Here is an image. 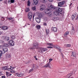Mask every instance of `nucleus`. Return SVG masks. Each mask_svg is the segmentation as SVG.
Here are the masks:
<instances>
[{
    "mask_svg": "<svg viewBox=\"0 0 78 78\" xmlns=\"http://www.w3.org/2000/svg\"><path fill=\"white\" fill-rule=\"evenodd\" d=\"M33 48H31L30 49H33L38 48L39 46V43H35L33 44Z\"/></svg>",
    "mask_w": 78,
    "mask_h": 78,
    "instance_id": "obj_1",
    "label": "nucleus"
},
{
    "mask_svg": "<svg viewBox=\"0 0 78 78\" xmlns=\"http://www.w3.org/2000/svg\"><path fill=\"white\" fill-rule=\"evenodd\" d=\"M40 10L41 11H42L44 10L46 7H45V5H44V4H41L40 5Z\"/></svg>",
    "mask_w": 78,
    "mask_h": 78,
    "instance_id": "obj_2",
    "label": "nucleus"
},
{
    "mask_svg": "<svg viewBox=\"0 0 78 78\" xmlns=\"http://www.w3.org/2000/svg\"><path fill=\"white\" fill-rule=\"evenodd\" d=\"M33 16V14L31 12H29L28 14V19H31L32 18V16Z\"/></svg>",
    "mask_w": 78,
    "mask_h": 78,
    "instance_id": "obj_3",
    "label": "nucleus"
},
{
    "mask_svg": "<svg viewBox=\"0 0 78 78\" xmlns=\"http://www.w3.org/2000/svg\"><path fill=\"white\" fill-rule=\"evenodd\" d=\"M51 64V63H50V62H48L44 66V67H49V68H51V66H50Z\"/></svg>",
    "mask_w": 78,
    "mask_h": 78,
    "instance_id": "obj_4",
    "label": "nucleus"
},
{
    "mask_svg": "<svg viewBox=\"0 0 78 78\" xmlns=\"http://www.w3.org/2000/svg\"><path fill=\"white\" fill-rule=\"evenodd\" d=\"M53 14L56 16H59L60 15L59 13V12L57 10H56V11H54L53 12Z\"/></svg>",
    "mask_w": 78,
    "mask_h": 78,
    "instance_id": "obj_5",
    "label": "nucleus"
},
{
    "mask_svg": "<svg viewBox=\"0 0 78 78\" xmlns=\"http://www.w3.org/2000/svg\"><path fill=\"white\" fill-rule=\"evenodd\" d=\"M9 42L10 46H13L14 45V42L13 41L11 40Z\"/></svg>",
    "mask_w": 78,
    "mask_h": 78,
    "instance_id": "obj_6",
    "label": "nucleus"
},
{
    "mask_svg": "<svg viewBox=\"0 0 78 78\" xmlns=\"http://www.w3.org/2000/svg\"><path fill=\"white\" fill-rule=\"evenodd\" d=\"M64 3H65V2L64 1H62L61 2H59L58 3V6L61 7L62 6H61L63 5L64 4Z\"/></svg>",
    "mask_w": 78,
    "mask_h": 78,
    "instance_id": "obj_7",
    "label": "nucleus"
},
{
    "mask_svg": "<svg viewBox=\"0 0 78 78\" xmlns=\"http://www.w3.org/2000/svg\"><path fill=\"white\" fill-rule=\"evenodd\" d=\"M56 11H59V12H62V9L61 8H59L57 7L55 9Z\"/></svg>",
    "mask_w": 78,
    "mask_h": 78,
    "instance_id": "obj_8",
    "label": "nucleus"
},
{
    "mask_svg": "<svg viewBox=\"0 0 78 78\" xmlns=\"http://www.w3.org/2000/svg\"><path fill=\"white\" fill-rule=\"evenodd\" d=\"M36 20L37 23H40L41 22V18L37 17L36 18Z\"/></svg>",
    "mask_w": 78,
    "mask_h": 78,
    "instance_id": "obj_9",
    "label": "nucleus"
},
{
    "mask_svg": "<svg viewBox=\"0 0 78 78\" xmlns=\"http://www.w3.org/2000/svg\"><path fill=\"white\" fill-rule=\"evenodd\" d=\"M50 9H46L44 10V12L45 14H48L49 12H50Z\"/></svg>",
    "mask_w": 78,
    "mask_h": 78,
    "instance_id": "obj_10",
    "label": "nucleus"
},
{
    "mask_svg": "<svg viewBox=\"0 0 78 78\" xmlns=\"http://www.w3.org/2000/svg\"><path fill=\"white\" fill-rule=\"evenodd\" d=\"M38 0H34L33 3H34L35 5H37L38 4Z\"/></svg>",
    "mask_w": 78,
    "mask_h": 78,
    "instance_id": "obj_11",
    "label": "nucleus"
},
{
    "mask_svg": "<svg viewBox=\"0 0 78 78\" xmlns=\"http://www.w3.org/2000/svg\"><path fill=\"white\" fill-rule=\"evenodd\" d=\"M38 18H40V19H41L42 17V15L41 14V13H38Z\"/></svg>",
    "mask_w": 78,
    "mask_h": 78,
    "instance_id": "obj_12",
    "label": "nucleus"
},
{
    "mask_svg": "<svg viewBox=\"0 0 78 78\" xmlns=\"http://www.w3.org/2000/svg\"><path fill=\"white\" fill-rule=\"evenodd\" d=\"M51 30H53V31H55V32H56V31H57V28L56 27H52L51 28Z\"/></svg>",
    "mask_w": 78,
    "mask_h": 78,
    "instance_id": "obj_13",
    "label": "nucleus"
},
{
    "mask_svg": "<svg viewBox=\"0 0 78 78\" xmlns=\"http://www.w3.org/2000/svg\"><path fill=\"white\" fill-rule=\"evenodd\" d=\"M2 68V69L3 70H7V69L8 68V66H5L3 67Z\"/></svg>",
    "mask_w": 78,
    "mask_h": 78,
    "instance_id": "obj_14",
    "label": "nucleus"
},
{
    "mask_svg": "<svg viewBox=\"0 0 78 78\" xmlns=\"http://www.w3.org/2000/svg\"><path fill=\"white\" fill-rule=\"evenodd\" d=\"M8 28V27L6 26H3L2 27V30H7Z\"/></svg>",
    "mask_w": 78,
    "mask_h": 78,
    "instance_id": "obj_15",
    "label": "nucleus"
},
{
    "mask_svg": "<svg viewBox=\"0 0 78 78\" xmlns=\"http://www.w3.org/2000/svg\"><path fill=\"white\" fill-rule=\"evenodd\" d=\"M69 34V31H67L64 34V36L65 37H66Z\"/></svg>",
    "mask_w": 78,
    "mask_h": 78,
    "instance_id": "obj_16",
    "label": "nucleus"
},
{
    "mask_svg": "<svg viewBox=\"0 0 78 78\" xmlns=\"http://www.w3.org/2000/svg\"><path fill=\"white\" fill-rule=\"evenodd\" d=\"M50 9H55L56 10V8H55V7L52 5L50 6Z\"/></svg>",
    "mask_w": 78,
    "mask_h": 78,
    "instance_id": "obj_17",
    "label": "nucleus"
},
{
    "mask_svg": "<svg viewBox=\"0 0 78 78\" xmlns=\"http://www.w3.org/2000/svg\"><path fill=\"white\" fill-rule=\"evenodd\" d=\"M71 56H73V57H75L76 56V53L74 52H73L72 53V55H71Z\"/></svg>",
    "mask_w": 78,
    "mask_h": 78,
    "instance_id": "obj_18",
    "label": "nucleus"
},
{
    "mask_svg": "<svg viewBox=\"0 0 78 78\" xmlns=\"http://www.w3.org/2000/svg\"><path fill=\"white\" fill-rule=\"evenodd\" d=\"M36 27L37 28V30H39V29H41V26L38 25H37L36 26Z\"/></svg>",
    "mask_w": 78,
    "mask_h": 78,
    "instance_id": "obj_19",
    "label": "nucleus"
},
{
    "mask_svg": "<svg viewBox=\"0 0 78 78\" xmlns=\"http://www.w3.org/2000/svg\"><path fill=\"white\" fill-rule=\"evenodd\" d=\"M3 50L4 51L6 52V51H8V48H3Z\"/></svg>",
    "mask_w": 78,
    "mask_h": 78,
    "instance_id": "obj_20",
    "label": "nucleus"
},
{
    "mask_svg": "<svg viewBox=\"0 0 78 78\" xmlns=\"http://www.w3.org/2000/svg\"><path fill=\"white\" fill-rule=\"evenodd\" d=\"M23 74H20L18 75H17L16 76H17L19 77H21L22 76H23Z\"/></svg>",
    "mask_w": 78,
    "mask_h": 78,
    "instance_id": "obj_21",
    "label": "nucleus"
},
{
    "mask_svg": "<svg viewBox=\"0 0 78 78\" xmlns=\"http://www.w3.org/2000/svg\"><path fill=\"white\" fill-rule=\"evenodd\" d=\"M72 73L68 74L67 76V78H70V77L71 76H72Z\"/></svg>",
    "mask_w": 78,
    "mask_h": 78,
    "instance_id": "obj_22",
    "label": "nucleus"
},
{
    "mask_svg": "<svg viewBox=\"0 0 78 78\" xmlns=\"http://www.w3.org/2000/svg\"><path fill=\"white\" fill-rule=\"evenodd\" d=\"M10 37L11 38L12 40H14V39L16 38L15 36L14 35L11 36Z\"/></svg>",
    "mask_w": 78,
    "mask_h": 78,
    "instance_id": "obj_23",
    "label": "nucleus"
},
{
    "mask_svg": "<svg viewBox=\"0 0 78 78\" xmlns=\"http://www.w3.org/2000/svg\"><path fill=\"white\" fill-rule=\"evenodd\" d=\"M47 45H48L49 46L53 47V44H51L50 43H48L47 44Z\"/></svg>",
    "mask_w": 78,
    "mask_h": 78,
    "instance_id": "obj_24",
    "label": "nucleus"
},
{
    "mask_svg": "<svg viewBox=\"0 0 78 78\" xmlns=\"http://www.w3.org/2000/svg\"><path fill=\"white\" fill-rule=\"evenodd\" d=\"M3 46L6 47H9V45L7 43H5L4 44Z\"/></svg>",
    "mask_w": 78,
    "mask_h": 78,
    "instance_id": "obj_25",
    "label": "nucleus"
},
{
    "mask_svg": "<svg viewBox=\"0 0 78 78\" xmlns=\"http://www.w3.org/2000/svg\"><path fill=\"white\" fill-rule=\"evenodd\" d=\"M5 39H6V40L9 41V37L8 36H6L5 37Z\"/></svg>",
    "mask_w": 78,
    "mask_h": 78,
    "instance_id": "obj_26",
    "label": "nucleus"
},
{
    "mask_svg": "<svg viewBox=\"0 0 78 78\" xmlns=\"http://www.w3.org/2000/svg\"><path fill=\"white\" fill-rule=\"evenodd\" d=\"M30 11V8H27L25 9V12H28V11Z\"/></svg>",
    "mask_w": 78,
    "mask_h": 78,
    "instance_id": "obj_27",
    "label": "nucleus"
},
{
    "mask_svg": "<svg viewBox=\"0 0 78 78\" xmlns=\"http://www.w3.org/2000/svg\"><path fill=\"white\" fill-rule=\"evenodd\" d=\"M65 45L66 46V47H71V45L69 44H65Z\"/></svg>",
    "mask_w": 78,
    "mask_h": 78,
    "instance_id": "obj_28",
    "label": "nucleus"
},
{
    "mask_svg": "<svg viewBox=\"0 0 78 78\" xmlns=\"http://www.w3.org/2000/svg\"><path fill=\"white\" fill-rule=\"evenodd\" d=\"M60 48H61V47L60 46H57V49H58L59 51H60V52H61V49H60Z\"/></svg>",
    "mask_w": 78,
    "mask_h": 78,
    "instance_id": "obj_29",
    "label": "nucleus"
},
{
    "mask_svg": "<svg viewBox=\"0 0 78 78\" xmlns=\"http://www.w3.org/2000/svg\"><path fill=\"white\" fill-rule=\"evenodd\" d=\"M7 58H11V55L9 54H8L7 55Z\"/></svg>",
    "mask_w": 78,
    "mask_h": 78,
    "instance_id": "obj_30",
    "label": "nucleus"
},
{
    "mask_svg": "<svg viewBox=\"0 0 78 78\" xmlns=\"http://www.w3.org/2000/svg\"><path fill=\"white\" fill-rule=\"evenodd\" d=\"M7 19H9V20H12L14 19V18L10 17H7Z\"/></svg>",
    "mask_w": 78,
    "mask_h": 78,
    "instance_id": "obj_31",
    "label": "nucleus"
},
{
    "mask_svg": "<svg viewBox=\"0 0 78 78\" xmlns=\"http://www.w3.org/2000/svg\"><path fill=\"white\" fill-rule=\"evenodd\" d=\"M27 6H30V2L29 0H28L27 2Z\"/></svg>",
    "mask_w": 78,
    "mask_h": 78,
    "instance_id": "obj_32",
    "label": "nucleus"
},
{
    "mask_svg": "<svg viewBox=\"0 0 78 78\" xmlns=\"http://www.w3.org/2000/svg\"><path fill=\"white\" fill-rule=\"evenodd\" d=\"M1 20L2 21H4L5 20V18L4 17H2L1 19Z\"/></svg>",
    "mask_w": 78,
    "mask_h": 78,
    "instance_id": "obj_33",
    "label": "nucleus"
},
{
    "mask_svg": "<svg viewBox=\"0 0 78 78\" xmlns=\"http://www.w3.org/2000/svg\"><path fill=\"white\" fill-rule=\"evenodd\" d=\"M46 32L47 34H48L49 33V29L46 30Z\"/></svg>",
    "mask_w": 78,
    "mask_h": 78,
    "instance_id": "obj_34",
    "label": "nucleus"
},
{
    "mask_svg": "<svg viewBox=\"0 0 78 78\" xmlns=\"http://www.w3.org/2000/svg\"><path fill=\"white\" fill-rule=\"evenodd\" d=\"M42 50H43L44 51H47V49L46 48H43V49H42Z\"/></svg>",
    "mask_w": 78,
    "mask_h": 78,
    "instance_id": "obj_35",
    "label": "nucleus"
},
{
    "mask_svg": "<svg viewBox=\"0 0 78 78\" xmlns=\"http://www.w3.org/2000/svg\"><path fill=\"white\" fill-rule=\"evenodd\" d=\"M1 52L2 53V55H3V54H5V51L3 50H2V51H1Z\"/></svg>",
    "mask_w": 78,
    "mask_h": 78,
    "instance_id": "obj_36",
    "label": "nucleus"
},
{
    "mask_svg": "<svg viewBox=\"0 0 78 78\" xmlns=\"http://www.w3.org/2000/svg\"><path fill=\"white\" fill-rule=\"evenodd\" d=\"M48 15L49 16H50V17L51 16V12H50L48 13Z\"/></svg>",
    "mask_w": 78,
    "mask_h": 78,
    "instance_id": "obj_37",
    "label": "nucleus"
},
{
    "mask_svg": "<svg viewBox=\"0 0 78 78\" xmlns=\"http://www.w3.org/2000/svg\"><path fill=\"white\" fill-rule=\"evenodd\" d=\"M52 20H54V21H56V19L55 17H53L52 19Z\"/></svg>",
    "mask_w": 78,
    "mask_h": 78,
    "instance_id": "obj_38",
    "label": "nucleus"
},
{
    "mask_svg": "<svg viewBox=\"0 0 78 78\" xmlns=\"http://www.w3.org/2000/svg\"><path fill=\"white\" fill-rule=\"evenodd\" d=\"M44 49V48H40L41 51V53H42L43 52H44V49Z\"/></svg>",
    "mask_w": 78,
    "mask_h": 78,
    "instance_id": "obj_39",
    "label": "nucleus"
},
{
    "mask_svg": "<svg viewBox=\"0 0 78 78\" xmlns=\"http://www.w3.org/2000/svg\"><path fill=\"white\" fill-rule=\"evenodd\" d=\"M72 19L73 20H74L75 19V16H74V15H73L72 16Z\"/></svg>",
    "mask_w": 78,
    "mask_h": 78,
    "instance_id": "obj_40",
    "label": "nucleus"
},
{
    "mask_svg": "<svg viewBox=\"0 0 78 78\" xmlns=\"http://www.w3.org/2000/svg\"><path fill=\"white\" fill-rule=\"evenodd\" d=\"M6 76H8L9 75V73L8 72H6Z\"/></svg>",
    "mask_w": 78,
    "mask_h": 78,
    "instance_id": "obj_41",
    "label": "nucleus"
},
{
    "mask_svg": "<svg viewBox=\"0 0 78 78\" xmlns=\"http://www.w3.org/2000/svg\"><path fill=\"white\" fill-rule=\"evenodd\" d=\"M47 1L46 0H43L42 1V3H46Z\"/></svg>",
    "mask_w": 78,
    "mask_h": 78,
    "instance_id": "obj_42",
    "label": "nucleus"
},
{
    "mask_svg": "<svg viewBox=\"0 0 78 78\" xmlns=\"http://www.w3.org/2000/svg\"><path fill=\"white\" fill-rule=\"evenodd\" d=\"M32 9L33 10H36V7H33L32 8Z\"/></svg>",
    "mask_w": 78,
    "mask_h": 78,
    "instance_id": "obj_43",
    "label": "nucleus"
},
{
    "mask_svg": "<svg viewBox=\"0 0 78 78\" xmlns=\"http://www.w3.org/2000/svg\"><path fill=\"white\" fill-rule=\"evenodd\" d=\"M52 60H53V59H52V58H50L49 59V62L50 63V62H51V61H52Z\"/></svg>",
    "mask_w": 78,
    "mask_h": 78,
    "instance_id": "obj_44",
    "label": "nucleus"
},
{
    "mask_svg": "<svg viewBox=\"0 0 78 78\" xmlns=\"http://www.w3.org/2000/svg\"><path fill=\"white\" fill-rule=\"evenodd\" d=\"M7 70H9H9H11V68H8L7 69Z\"/></svg>",
    "mask_w": 78,
    "mask_h": 78,
    "instance_id": "obj_45",
    "label": "nucleus"
},
{
    "mask_svg": "<svg viewBox=\"0 0 78 78\" xmlns=\"http://www.w3.org/2000/svg\"><path fill=\"white\" fill-rule=\"evenodd\" d=\"M11 3H13L14 2V0H11L10 1Z\"/></svg>",
    "mask_w": 78,
    "mask_h": 78,
    "instance_id": "obj_46",
    "label": "nucleus"
},
{
    "mask_svg": "<svg viewBox=\"0 0 78 78\" xmlns=\"http://www.w3.org/2000/svg\"><path fill=\"white\" fill-rule=\"evenodd\" d=\"M43 25H44V26H47V23H43Z\"/></svg>",
    "mask_w": 78,
    "mask_h": 78,
    "instance_id": "obj_47",
    "label": "nucleus"
},
{
    "mask_svg": "<svg viewBox=\"0 0 78 78\" xmlns=\"http://www.w3.org/2000/svg\"><path fill=\"white\" fill-rule=\"evenodd\" d=\"M57 20H59V17H55V21Z\"/></svg>",
    "mask_w": 78,
    "mask_h": 78,
    "instance_id": "obj_48",
    "label": "nucleus"
},
{
    "mask_svg": "<svg viewBox=\"0 0 78 78\" xmlns=\"http://www.w3.org/2000/svg\"><path fill=\"white\" fill-rule=\"evenodd\" d=\"M33 69H31L30 70H29L30 73V72H32V71H33Z\"/></svg>",
    "mask_w": 78,
    "mask_h": 78,
    "instance_id": "obj_49",
    "label": "nucleus"
},
{
    "mask_svg": "<svg viewBox=\"0 0 78 78\" xmlns=\"http://www.w3.org/2000/svg\"><path fill=\"white\" fill-rule=\"evenodd\" d=\"M47 48H49V49L50 48H53V47H47Z\"/></svg>",
    "mask_w": 78,
    "mask_h": 78,
    "instance_id": "obj_50",
    "label": "nucleus"
},
{
    "mask_svg": "<svg viewBox=\"0 0 78 78\" xmlns=\"http://www.w3.org/2000/svg\"><path fill=\"white\" fill-rule=\"evenodd\" d=\"M2 55V51H0V56H1Z\"/></svg>",
    "mask_w": 78,
    "mask_h": 78,
    "instance_id": "obj_51",
    "label": "nucleus"
},
{
    "mask_svg": "<svg viewBox=\"0 0 78 78\" xmlns=\"http://www.w3.org/2000/svg\"><path fill=\"white\" fill-rule=\"evenodd\" d=\"M14 21V20H12V21H10V22H11V23H12V22H13Z\"/></svg>",
    "mask_w": 78,
    "mask_h": 78,
    "instance_id": "obj_52",
    "label": "nucleus"
},
{
    "mask_svg": "<svg viewBox=\"0 0 78 78\" xmlns=\"http://www.w3.org/2000/svg\"><path fill=\"white\" fill-rule=\"evenodd\" d=\"M1 78H5V76H2Z\"/></svg>",
    "mask_w": 78,
    "mask_h": 78,
    "instance_id": "obj_53",
    "label": "nucleus"
},
{
    "mask_svg": "<svg viewBox=\"0 0 78 78\" xmlns=\"http://www.w3.org/2000/svg\"><path fill=\"white\" fill-rule=\"evenodd\" d=\"M50 2H53V0H48Z\"/></svg>",
    "mask_w": 78,
    "mask_h": 78,
    "instance_id": "obj_54",
    "label": "nucleus"
},
{
    "mask_svg": "<svg viewBox=\"0 0 78 78\" xmlns=\"http://www.w3.org/2000/svg\"><path fill=\"white\" fill-rule=\"evenodd\" d=\"M10 72H11V73H14V70H12L10 71Z\"/></svg>",
    "mask_w": 78,
    "mask_h": 78,
    "instance_id": "obj_55",
    "label": "nucleus"
},
{
    "mask_svg": "<svg viewBox=\"0 0 78 78\" xmlns=\"http://www.w3.org/2000/svg\"><path fill=\"white\" fill-rule=\"evenodd\" d=\"M0 48H3L2 45H0Z\"/></svg>",
    "mask_w": 78,
    "mask_h": 78,
    "instance_id": "obj_56",
    "label": "nucleus"
},
{
    "mask_svg": "<svg viewBox=\"0 0 78 78\" xmlns=\"http://www.w3.org/2000/svg\"><path fill=\"white\" fill-rule=\"evenodd\" d=\"M11 75H12V74L9 73L8 76H11Z\"/></svg>",
    "mask_w": 78,
    "mask_h": 78,
    "instance_id": "obj_57",
    "label": "nucleus"
},
{
    "mask_svg": "<svg viewBox=\"0 0 78 78\" xmlns=\"http://www.w3.org/2000/svg\"><path fill=\"white\" fill-rule=\"evenodd\" d=\"M8 3H9V4H11V1H10L9 0V1Z\"/></svg>",
    "mask_w": 78,
    "mask_h": 78,
    "instance_id": "obj_58",
    "label": "nucleus"
},
{
    "mask_svg": "<svg viewBox=\"0 0 78 78\" xmlns=\"http://www.w3.org/2000/svg\"><path fill=\"white\" fill-rule=\"evenodd\" d=\"M11 68V70H12L13 69H14V67H12V68Z\"/></svg>",
    "mask_w": 78,
    "mask_h": 78,
    "instance_id": "obj_59",
    "label": "nucleus"
},
{
    "mask_svg": "<svg viewBox=\"0 0 78 78\" xmlns=\"http://www.w3.org/2000/svg\"><path fill=\"white\" fill-rule=\"evenodd\" d=\"M35 67V66H34V64H33V68H34Z\"/></svg>",
    "mask_w": 78,
    "mask_h": 78,
    "instance_id": "obj_60",
    "label": "nucleus"
},
{
    "mask_svg": "<svg viewBox=\"0 0 78 78\" xmlns=\"http://www.w3.org/2000/svg\"><path fill=\"white\" fill-rule=\"evenodd\" d=\"M2 34V32L1 31H0V34Z\"/></svg>",
    "mask_w": 78,
    "mask_h": 78,
    "instance_id": "obj_61",
    "label": "nucleus"
},
{
    "mask_svg": "<svg viewBox=\"0 0 78 78\" xmlns=\"http://www.w3.org/2000/svg\"><path fill=\"white\" fill-rule=\"evenodd\" d=\"M62 58H63L64 57V55H63V54H62Z\"/></svg>",
    "mask_w": 78,
    "mask_h": 78,
    "instance_id": "obj_62",
    "label": "nucleus"
},
{
    "mask_svg": "<svg viewBox=\"0 0 78 78\" xmlns=\"http://www.w3.org/2000/svg\"><path fill=\"white\" fill-rule=\"evenodd\" d=\"M77 20L78 19V15L77 16V17L76 18V19Z\"/></svg>",
    "mask_w": 78,
    "mask_h": 78,
    "instance_id": "obj_63",
    "label": "nucleus"
},
{
    "mask_svg": "<svg viewBox=\"0 0 78 78\" xmlns=\"http://www.w3.org/2000/svg\"><path fill=\"white\" fill-rule=\"evenodd\" d=\"M66 61H69V60L66 59Z\"/></svg>",
    "mask_w": 78,
    "mask_h": 78,
    "instance_id": "obj_64",
    "label": "nucleus"
}]
</instances>
